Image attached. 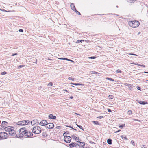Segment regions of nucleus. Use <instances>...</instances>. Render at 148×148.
<instances>
[{
  "instance_id": "obj_2",
  "label": "nucleus",
  "mask_w": 148,
  "mask_h": 148,
  "mask_svg": "<svg viewBox=\"0 0 148 148\" xmlns=\"http://www.w3.org/2000/svg\"><path fill=\"white\" fill-rule=\"evenodd\" d=\"M129 25L131 27L133 28H136L138 26L140 23L137 21L134 20L129 22Z\"/></svg>"
},
{
  "instance_id": "obj_3",
  "label": "nucleus",
  "mask_w": 148,
  "mask_h": 148,
  "mask_svg": "<svg viewBox=\"0 0 148 148\" xmlns=\"http://www.w3.org/2000/svg\"><path fill=\"white\" fill-rule=\"evenodd\" d=\"M33 133L39 134L41 132L42 130L41 128L39 126L35 127L33 128L32 130Z\"/></svg>"
},
{
  "instance_id": "obj_33",
  "label": "nucleus",
  "mask_w": 148,
  "mask_h": 148,
  "mask_svg": "<svg viewBox=\"0 0 148 148\" xmlns=\"http://www.w3.org/2000/svg\"><path fill=\"white\" fill-rule=\"evenodd\" d=\"M116 72L117 73H121L122 71L119 69H118L116 70Z\"/></svg>"
},
{
  "instance_id": "obj_57",
  "label": "nucleus",
  "mask_w": 148,
  "mask_h": 148,
  "mask_svg": "<svg viewBox=\"0 0 148 148\" xmlns=\"http://www.w3.org/2000/svg\"><path fill=\"white\" fill-rule=\"evenodd\" d=\"M63 90L66 92H68V91L66 90Z\"/></svg>"
},
{
  "instance_id": "obj_18",
  "label": "nucleus",
  "mask_w": 148,
  "mask_h": 148,
  "mask_svg": "<svg viewBox=\"0 0 148 148\" xmlns=\"http://www.w3.org/2000/svg\"><path fill=\"white\" fill-rule=\"evenodd\" d=\"M71 84H73L75 85H82L83 86L84 84H79V83H71Z\"/></svg>"
},
{
  "instance_id": "obj_42",
  "label": "nucleus",
  "mask_w": 148,
  "mask_h": 148,
  "mask_svg": "<svg viewBox=\"0 0 148 148\" xmlns=\"http://www.w3.org/2000/svg\"><path fill=\"white\" fill-rule=\"evenodd\" d=\"M61 128V127L60 126H57L56 127V128L58 129H60Z\"/></svg>"
},
{
  "instance_id": "obj_35",
  "label": "nucleus",
  "mask_w": 148,
  "mask_h": 148,
  "mask_svg": "<svg viewBox=\"0 0 148 148\" xmlns=\"http://www.w3.org/2000/svg\"><path fill=\"white\" fill-rule=\"evenodd\" d=\"M131 143L134 146H135V144L134 143V142L133 140H132L131 141Z\"/></svg>"
},
{
  "instance_id": "obj_64",
  "label": "nucleus",
  "mask_w": 148,
  "mask_h": 148,
  "mask_svg": "<svg viewBox=\"0 0 148 148\" xmlns=\"http://www.w3.org/2000/svg\"><path fill=\"white\" fill-rule=\"evenodd\" d=\"M116 7H118V6H116Z\"/></svg>"
},
{
  "instance_id": "obj_55",
  "label": "nucleus",
  "mask_w": 148,
  "mask_h": 148,
  "mask_svg": "<svg viewBox=\"0 0 148 148\" xmlns=\"http://www.w3.org/2000/svg\"><path fill=\"white\" fill-rule=\"evenodd\" d=\"M108 111H112L110 109H108Z\"/></svg>"
},
{
  "instance_id": "obj_50",
  "label": "nucleus",
  "mask_w": 148,
  "mask_h": 148,
  "mask_svg": "<svg viewBox=\"0 0 148 148\" xmlns=\"http://www.w3.org/2000/svg\"><path fill=\"white\" fill-rule=\"evenodd\" d=\"M137 89L140 90L141 88L140 87H138L137 88Z\"/></svg>"
},
{
  "instance_id": "obj_61",
  "label": "nucleus",
  "mask_w": 148,
  "mask_h": 148,
  "mask_svg": "<svg viewBox=\"0 0 148 148\" xmlns=\"http://www.w3.org/2000/svg\"><path fill=\"white\" fill-rule=\"evenodd\" d=\"M128 111H131V110H129Z\"/></svg>"
},
{
  "instance_id": "obj_17",
  "label": "nucleus",
  "mask_w": 148,
  "mask_h": 148,
  "mask_svg": "<svg viewBox=\"0 0 148 148\" xmlns=\"http://www.w3.org/2000/svg\"><path fill=\"white\" fill-rule=\"evenodd\" d=\"M58 59H60V60H66L67 61H71V62H73L72 60H71L70 59H68L67 58H58Z\"/></svg>"
},
{
  "instance_id": "obj_44",
  "label": "nucleus",
  "mask_w": 148,
  "mask_h": 148,
  "mask_svg": "<svg viewBox=\"0 0 148 148\" xmlns=\"http://www.w3.org/2000/svg\"><path fill=\"white\" fill-rule=\"evenodd\" d=\"M136 1V0H130V2L131 3H134Z\"/></svg>"
},
{
  "instance_id": "obj_63",
  "label": "nucleus",
  "mask_w": 148,
  "mask_h": 148,
  "mask_svg": "<svg viewBox=\"0 0 148 148\" xmlns=\"http://www.w3.org/2000/svg\"><path fill=\"white\" fill-rule=\"evenodd\" d=\"M83 148H87L86 147H83Z\"/></svg>"
},
{
  "instance_id": "obj_26",
  "label": "nucleus",
  "mask_w": 148,
  "mask_h": 148,
  "mask_svg": "<svg viewBox=\"0 0 148 148\" xmlns=\"http://www.w3.org/2000/svg\"><path fill=\"white\" fill-rule=\"evenodd\" d=\"M106 79L108 80H110L111 81H113L114 80V79H112L111 78H108V77L106 78Z\"/></svg>"
},
{
  "instance_id": "obj_30",
  "label": "nucleus",
  "mask_w": 148,
  "mask_h": 148,
  "mask_svg": "<svg viewBox=\"0 0 148 148\" xmlns=\"http://www.w3.org/2000/svg\"><path fill=\"white\" fill-rule=\"evenodd\" d=\"M121 137L123 139H124L125 140H127V138H126V136L124 137V136L122 135L121 136Z\"/></svg>"
},
{
  "instance_id": "obj_8",
  "label": "nucleus",
  "mask_w": 148,
  "mask_h": 148,
  "mask_svg": "<svg viewBox=\"0 0 148 148\" xmlns=\"http://www.w3.org/2000/svg\"><path fill=\"white\" fill-rule=\"evenodd\" d=\"M31 123L32 125H37L38 124L39 122L37 119H35L31 121Z\"/></svg>"
},
{
  "instance_id": "obj_28",
  "label": "nucleus",
  "mask_w": 148,
  "mask_h": 148,
  "mask_svg": "<svg viewBox=\"0 0 148 148\" xmlns=\"http://www.w3.org/2000/svg\"><path fill=\"white\" fill-rule=\"evenodd\" d=\"M75 12H76V14H78V15H81V14L79 12H78V11H77V10H75L74 11Z\"/></svg>"
},
{
  "instance_id": "obj_52",
  "label": "nucleus",
  "mask_w": 148,
  "mask_h": 148,
  "mask_svg": "<svg viewBox=\"0 0 148 148\" xmlns=\"http://www.w3.org/2000/svg\"><path fill=\"white\" fill-rule=\"evenodd\" d=\"M17 55V53H15V54H13L12 55V56H15V55Z\"/></svg>"
},
{
  "instance_id": "obj_7",
  "label": "nucleus",
  "mask_w": 148,
  "mask_h": 148,
  "mask_svg": "<svg viewBox=\"0 0 148 148\" xmlns=\"http://www.w3.org/2000/svg\"><path fill=\"white\" fill-rule=\"evenodd\" d=\"M69 146L71 148H77L79 145L75 143H72L69 145Z\"/></svg>"
},
{
  "instance_id": "obj_4",
  "label": "nucleus",
  "mask_w": 148,
  "mask_h": 148,
  "mask_svg": "<svg viewBox=\"0 0 148 148\" xmlns=\"http://www.w3.org/2000/svg\"><path fill=\"white\" fill-rule=\"evenodd\" d=\"M30 123L29 120H23L19 121L17 123V124L19 125H27Z\"/></svg>"
},
{
  "instance_id": "obj_39",
  "label": "nucleus",
  "mask_w": 148,
  "mask_h": 148,
  "mask_svg": "<svg viewBox=\"0 0 148 148\" xmlns=\"http://www.w3.org/2000/svg\"><path fill=\"white\" fill-rule=\"evenodd\" d=\"M92 73L95 74H97L98 73L97 72L94 71H92Z\"/></svg>"
},
{
  "instance_id": "obj_23",
  "label": "nucleus",
  "mask_w": 148,
  "mask_h": 148,
  "mask_svg": "<svg viewBox=\"0 0 148 148\" xmlns=\"http://www.w3.org/2000/svg\"><path fill=\"white\" fill-rule=\"evenodd\" d=\"M75 140L77 142H80V139L79 137H76L75 139Z\"/></svg>"
},
{
  "instance_id": "obj_31",
  "label": "nucleus",
  "mask_w": 148,
  "mask_h": 148,
  "mask_svg": "<svg viewBox=\"0 0 148 148\" xmlns=\"http://www.w3.org/2000/svg\"><path fill=\"white\" fill-rule=\"evenodd\" d=\"M84 41V40H78L77 42V43H80L81 42V41Z\"/></svg>"
},
{
  "instance_id": "obj_13",
  "label": "nucleus",
  "mask_w": 148,
  "mask_h": 148,
  "mask_svg": "<svg viewBox=\"0 0 148 148\" xmlns=\"http://www.w3.org/2000/svg\"><path fill=\"white\" fill-rule=\"evenodd\" d=\"M70 6L71 9L74 11L76 10L75 7L73 3H72L71 4Z\"/></svg>"
},
{
  "instance_id": "obj_38",
  "label": "nucleus",
  "mask_w": 148,
  "mask_h": 148,
  "mask_svg": "<svg viewBox=\"0 0 148 148\" xmlns=\"http://www.w3.org/2000/svg\"><path fill=\"white\" fill-rule=\"evenodd\" d=\"M7 73L5 71H4L3 72H2L1 73V74L2 75H4L5 74H6Z\"/></svg>"
},
{
  "instance_id": "obj_53",
  "label": "nucleus",
  "mask_w": 148,
  "mask_h": 148,
  "mask_svg": "<svg viewBox=\"0 0 148 148\" xmlns=\"http://www.w3.org/2000/svg\"><path fill=\"white\" fill-rule=\"evenodd\" d=\"M73 97L72 96H71L70 97V98L71 99H72L73 98Z\"/></svg>"
},
{
  "instance_id": "obj_10",
  "label": "nucleus",
  "mask_w": 148,
  "mask_h": 148,
  "mask_svg": "<svg viewBox=\"0 0 148 148\" xmlns=\"http://www.w3.org/2000/svg\"><path fill=\"white\" fill-rule=\"evenodd\" d=\"M47 123V121L45 120H43L41 121L39 124L42 126L46 125V126Z\"/></svg>"
},
{
  "instance_id": "obj_43",
  "label": "nucleus",
  "mask_w": 148,
  "mask_h": 148,
  "mask_svg": "<svg viewBox=\"0 0 148 148\" xmlns=\"http://www.w3.org/2000/svg\"><path fill=\"white\" fill-rule=\"evenodd\" d=\"M43 136H47V134H46L45 133H43Z\"/></svg>"
},
{
  "instance_id": "obj_62",
  "label": "nucleus",
  "mask_w": 148,
  "mask_h": 148,
  "mask_svg": "<svg viewBox=\"0 0 148 148\" xmlns=\"http://www.w3.org/2000/svg\"><path fill=\"white\" fill-rule=\"evenodd\" d=\"M103 14H99V15H103Z\"/></svg>"
},
{
  "instance_id": "obj_22",
  "label": "nucleus",
  "mask_w": 148,
  "mask_h": 148,
  "mask_svg": "<svg viewBox=\"0 0 148 148\" xmlns=\"http://www.w3.org/2000/svg\"><path fill=\"white\" fill-rule=\"evenodd\" d=\"M114 96L112 95H110L108 96V98L110 99H112L114 98Z\"/></svg>"
},
{
  "instance_id": "obj_9",
  "label": "nucleus",
  "mask_w": 148,
  "mask_h": 148,
  "mask_svg": "<svg viewBox=\"0 0 148 148\" xmlns=\"http://www.w3.org/2000/svg\"><path fill=\"white\" fill-rule=\"evenodd\" d=\"M54 126V125L52 123H47L46 127L48 129H52Z\"/></svg>"
},
{
  "instance_id": "obj_40",
  "label": "nucleus",
  "mask_w": 148,
  "mask_h": 148,
  "mask_svg": "<svg viewBox=\"0 0 148 148\" xmlns=\"http://www.w3.org/2000/svg\"><path fill=\"white\" fill-rule=\"evenodd\" d=\"M23 66H24V65H20L18 67V69H20L21 67H23Z\"/></svg>"
},
{
  "instance_id": "obj_49",
  "label": "nucleus",
  "mask_w": 148,
  "mask_h": 148,
  "mask_svg": "<svg viewBox=\"0 0 148 148\" xmlns=\"http://www.w3.org/2000/svg\"><path fill=\"white\" fill-rule=\"evenodd\" d=\"M134 121H139V122H140L141 121H140V120H137V119H134Z\"/></svg>"
},
{
  "instance_id": "obj_47",
  "label": "nucleus",
  "mask_w": 148,
  "mask_h": 148,
  "mask_svg": "<svg viewBox=\"0 0 148 148\" xmlns=\"http://www.w3.org/2000/svg\"><path fill=\"white\" fill-rule=\"evenodd\" d=\"M103 117V116H99V117H97V118H99V119H101V118H102Z\"/></svg>"
},
{
  "instance_id": "obj_5",
  "label": "nucleus",
  "mask_w": 148,
  "mask_h": 148,
  "mask_svg": "<svg viewBox=\"0 0 148 148\" xmlns=\"http://www.w3.org/2000/svg\"><path fill=\"white\" fill-rule=\"evenodd\" d=\"M8 134L5 132H0V139H5L8 137Z\"/></svg>"
},
{
  "instance_id": "obj_59",
  "label": "nucleus",
  "mask_w": 148,
  "mask_h": 148,
  "mask_svg": "<svg viewBox=\"0 0 148 148\" xmlns=\"http://www.w3.org/2000/svg\"><path fill=\"white\" fill-rule=\"evenodd\" d=\"M75 114L77 115H79V114H78L77 113H75Z\"/></svg>"
},
{
  "instance_id": "obj_19",
  "label": "nucleus",
  "mask_w": 148,
  "mask_h": 148,
  "mask_svg": "<svg viewBox=\"0 0 148 148\" xmlns=\"http://www.w3.org/2000/svg\"><path fill=\"white\" fill-rule=\"evenodd\" d=\"M8 122L5 121H3L2 123V125L3 126V127H4L5 125H7L8 124Z\"/></svg>"
},
{
  "instance_id": "obj_56",
  "label": "nucleus",
  "mask_w": 148,
  "mask_h": 148,
  "mask_svg": "<svg viewBox=\"0 0 148 148\" xmlns=\"http://www.w3.org/2000/svg\"><path fill=\"white\" fill-rule=\"evenodd\" d=\"M144 73H148V72H144Z\"/></svg>"
},
{
  "instance_id": "obj_25",
  "label": "nucleus",
  "mask_w": 148,
  "mask_h": 148,
  "mask_svg": "<svg viewBox=\"0 0 148 148\" xmlns=\"http://www.w3.org/2000/svg\"><path fill=\"white\" fill-rule=\"evenodd\" d=\"M53 85V83L52 82H49V83L48 85H47V86H52Z\"/></svg>"
},
{
  "instance_id": "obj_27",
  "label": "nucleus",
  "mask_w": 148,
  "mask_h": 148,
  "mask_svg": "<svg viewBox=\"0 0 148 148\" xmlns=\"http://www.w3.org/2000/svg\"><path fill=\"white\" fill-rule=\"evenodd\" d=\"M77 125L80 129H82L83 130H84V129L82 127L81 125H78L77 124H76Z\"/></svg>"
},
{
  "instance_id": "obj_29",
  "label": "nucleus",
  "mask_w": 148,
  "mask_h": 148,
  "mask_svg": "<svg viewBox=\"0 0 148 148\" xmlns=\"http://www.w3.org/2000/svg\"><path fill=\"white\" fill-rule=\"evenodd\" d=\"M137 65H138V66H142L143 68H145V66L144 65H141L139 64H137Z\"/></svg>"
},
{
  "instance_id": "obj_14",
  "label": "nucleus",
  "mask_w": 148,
  "mask_h": 148,
  "mask_svg": "<svg viewBox=\"0 0 148 148\" xmlns=\"http://www.w3.org/2000/svg\"><path fill=\"white\" fill-rule=\"evenodd\" d=\"M138 102L139 104L142 105H145L148 104V102L147 101H138Z\"/></svg>"
},
{
  "instance_id": "obj_12",
  "label": "nucleus",
  "mask_w": 148,
  "mask_h": 148,
  "mask_svg": "<svg viewBox=\"0 0 148 148\" xmlns=\"http://www.w3.org/2000/svg\"><path fill=\"white\" fill-rule=\"evenodd\" d=\"M9 134L10 135L13 136L15 134V131L14 130V127L13 128V129H12V130H11L9 132Z\"/></svg>"
},
{
  "instance_id": "obj_48",
  "label": "nucleus",
  "mask_w": 148,
  "mask_h": 148,
  "mask_svg": "<svg viewBox=\"0 0 148 148\" xmlns=\"http://www.w3.org/2000/svg\"><path fill=\"white\" fill-rule=\"evenodd\" d=\"M128 113L129 115H130L132 114V112H128Z\"/></svg>"
},
{
  "instance_id": "obj_1",
  "label": "nucleus",
  "mask_w": 148,
  "mask_h": 148,
  "mask_svg": "<svg viewBox=\"0 0 148 148\" xmlns=\"http://www.w3.org/2000/svg\"><path fill=\"white\" fill-rule=\"evenodd\" d=\"M19 136L21 137L24 136L27 137H30L33 135V134L30 131L25 129V128H22L19 130Z\"/></svg>"
},
{
  "instance_id": "obj_6",
  "label": "nucleus",
  "mask_w": 148,
  "mask_h": 148,
  "mask_svg": "<svg viewBox=\"0 0 148 148\" xmlns=\"http://www.w3.org/2000/svg\"><path fill=\"white\" fill-rule=\"evenodd\" d=\"M71 140V137L67 136H64V140L66 143H70Z\"/></svg>"
},
{
  "instance_id": "obj_45",
  "label": "nucleus",
  "mask_w": 148,
  "mask_h": 148,
  "mask_svg": "<svg viewBox=\"0 0 148 148\" xmlns=\"http://www.w3.org/2000/svg\"><path fill=\"white\" fill-rule=\"evenodd\" d=\"M19 31L20 32H23V30L22 29H20L19 30Z\"/></svg>"
},
{
  "instance_id": "obj_60",
  "label": "nucleus",
  "mask_w": 148,
  "mask_h": 148,
  "mask_svg": "<svg viewBox=\"0 0 148 148\" xmlns=\"http://www.w3.org/2000/svg\"><path fill=\"white\" fill-rule=\"evenodd\" d=\"M71 86L72 87H74V86Z\"/></svg>"
},
{
  "instance_id": "obj_34",
  "label": "nucleus",
  "mask_w": 148,
  "mask_h": 148,
  "mask_svg": "<svg viewBox=\"0 0 148 148\" xmlns=\"http://www.w3.org/2000/svg\"><path fill=\"white\" fill-rule=\"evenodd\" d=\"M96 58V57L95 56H92V57H89V58L90 59H95Z\"/></svg>"
},
{
  "instance_id": "obj_51",
  "label": "nucleus",
  "mask_w": 148,
  "mask_h": 148,
  "mask_svg": "<svg viewBox=\"0 0 148 148\" xmlns=\"http://www.w3.org/2000/svg\"><path fill=\"white\" fill-rule=\"evenodd\" d=\"M129 54H130V55H133L137 56V55H136V54H132V53H129Z\"/></svg>"
},
{
  "instance_id": "obj_37",
  "label": "nucleus",
  "mask_w": 148,
  "mask_h": 148,
  "mask_svg": "<svg viewBox=\"0 0 148 148\" xmlns=\"http://www.w3.org/2000/svg\"><path fill=\"white\" fill-rule=\"evenodd\" d=\"M71 136V138H72L73 139H75L76 138V137L75 136V135H72Z\"/></svg>"
},
{
  "instance_id": "obj_11",
  "label": "nucleus",
  "mask_w": 148,
  "mask_h": 148,
  "mask_svg": "<svg viewBox=\"0 0 148 148\" xmlns=\"http://www.w3.org/2000/svg\"><path fill=\"white\" fill-rule=\"evenodd\" d=\"M13 127H13L8 126L5 128V131L8 132L9 133L10 131Z\"/></svg>"
},
{
  "instance_id": "obj_16",
  "label": "nucleus",
  "mask_w": 148,
  "mask_h": 148,
  "mask_svg": "<svg viewBox=\"0 0 148 148\" xmlns=\"http://www.w3.org/2000/svg\"><path fill=\"white\" fill-rule=\"evenodd\" d=\"M79 144H78L79 146H78V147H82L85 145V143L84 142H79Z\"/></svg>"
},
{
  "instance_id": "obj_54",
  "label": "nucleus",
  "mask_w": 148,
  "mask_h": 148,
  "mask_svg": "<svg viewBox=\"0 0 148 148\" xmlns=\"http://www.w3.org/2000/svg\"><path fill=\"white\" fill-rule=\"evenodd\" d=\"M0 10H2L3 11H5L7 12L5 10H4V9H3V10H1V9H0Z\"/></svg>"
},
{
  "instance_id": "obj_21",
  "label": "nucleus",
  "mask_w": 148,
  "mask_h": 148,
  "mask_svg": "<svg viewBox=\"0 0 148 148\" xmlns=\"http://www.w3.org/2000/svg\"><path fill=\"white\" fill-rule=\"evenodd\" d=\"M128 87L129 89L130 90H132L133 87L132 86V85L131 84H130L129 85V86H128Z\"/></svg>"
},
{
  "instance_id": "obj_41",
  "label": "nucleus",
  "mask_w": 148,
  "mask_h": 148,
  "mask_svg": "<svg viewBox=\"0 0 148 148\" xmlns=\"http://www.w3.org/2000/svg\"><path fill=\"white\" fill-rule=\"evenodd\" d=\"M130 84H128L127 83H124V85L125 86H129V85H130Z\"/></svg>"
},
{
  "instance_id": "obj_32",
  "label": "nucleus",
  "mask_w": 148,
  "mask_h": 148,
  "mask_svg": "<svg viewBox=\"0 0 148 148\" xmlns=\"http://www.w3.org/2000/svg\"><path fill=\"white\" fill-rule=\"evenodd\" d=\"M93 122L96 125H98L99 124V123L97 121H93Z\"/></svg>"
},
{
  "instance_id": "obj_15",
  "label": "nucleus",
  "mask_w": 148,
  "mask_h": 148,
  "mask_svg": "<svg viewBox=\"0 0 148 148\" xmlns=\"http://www.w3.org/2000/svg\"><path fill=\"white\" fill-rule=\"evenodd\" d=\"M48 118L50 119H55L56 118V116L53 115L52 114H50L48 116Z\"/></svg>"
},
{
  "instance_id": "obj_24",
  "label": "nucleus",
  "mask_w": 148,
  "mask_h": 148,
  "mask_svg": "<svg viewBox=\"0 0 148 148\" xmlns=\"http://www.w3.org/2000/svg\"><path fill=\"white\" fill-rule=\"evenodd\" d=\"M125 124H123L121 125H119V127L121 128H122L123 127H125Z\"/></svg>"
},
{
  "instance_id": "obj_20",
  "label": "nucleus",
  "mask_w": 148,
  "mask_h": 148,
  "mask_svg": "<svg viewBox=\"0 0 148 148\" xmlns=\"http://www.w3.org/2000/svg\"><path fill=\"white\" fill-rule=\"evenodd\" d=\"M107 143L109 144H111L112 143V140L111 139H108L107 140Z\"/></svg>"
},
{
  "instance_id": "obj_46",
  "label": "nucleus",
  "mask_w": 148,
  "mask_h": 148,
  "mask_svg": "<svg viewBox=\"0 0 148 148\" xmlns=\"http://www.w3.org/2000/svg\"><path fill=\"white\" fill-rule=\"evenodd\" d=\"M141 148H147L146 147L145 145H143L141 147Z\"/></svg>"
},
{
  "instance_id": "obj_36",
  "label": "nucleus",
  "mask_w": 148,
  "mask_h": 148,
  "mask_svg": "<svg viewBox=\"0 0 148 148\" xmlns=\"http://www.w3.org/2000/svg\"><path fill=\"white\" fill-rule=\"evenodd\" d=\"M68 79L69 80H72V81H74V78H73L72 77H69L68 78Z\"/></svg>"
},
{
  "instance_id": "obj_58",
  "label": "nucleus",
  "mask_w": 148,
  "mask_h": 148,
  "mask_svg": "<svg viewBox=\"0 0 148 148\" xmlns=\"http://www.w3.org/2000/svg\"><path fill=\"white\" fill-rule=\"evenodd\" d=\"M120 131V130H119L116 132V133L118 132H119Z\"/></svg>"
}]
</instances>
